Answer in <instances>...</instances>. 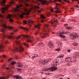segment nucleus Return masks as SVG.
<instances>
[{"label":"nucleus","mask_w":79,"mask_h":79,"mask_svg":"<svg viewBox=\"0 0 79 79\" xmlns=\"http://www.w3.org/2000/svg\"><path fill=\"white\" fill-rule=\"evenodd\" d=\"M48 46H49V47H50L51 48H52V47H53V43L51 42H49L48 44Z\"/></svg>","instance_id":"17"},{"label":"nucleus","mask_w":79,"mask_h":79,"mask_svg":"<svg viewBox=\"0 0 79 79\" xmlns=\"http://www.w3.org/2000/svg\"><path fill=\"white\" fill-rule=\"evenodd\" d=\"M37 56H38V54H35L34 55V56L35 57H37Z\"/></svg>","instance_id":"43"},{"label":"nucleus","mask_w":79,"mask_h":79,"mask_svg":"<svg viewBox=\"0 0 79 79\" xmlns=\"http://www.w3.org/2000/svg\"><path fill=\"white\" fill-rule=\"evenodd\" d=\"M4 46L3 45V44H0V51H2L3 52L4 50L3 49V48Z\"/></svg>","instance_id":"16"},{"label":"nucleus","mask_w":79,"mask_h":79,"mask_svg":"<svg viewBox=\"0 0 79 79\" xmlns=\"http://www.w3.org/2000/svg\"><path fill=\"white\" fill-rule=\"evenodd\" d=\"M21 36L23 37L24 38H26V40L27 42H31V43H32L33 42L32 41L34 40V38H31L30 36L29 35H22Z\"/></svg>","instance_id":"7"},{"label":"nucleus","mask_w":79,"mask_h":79,"mask_svg":"<svg viewBox=\"0 0 79 79\" xmlns=\"http://www.w3.org/2000/svg\"><path fill=\"white\" fill-rule=\"evenodd\" d=\"M58 1H59V2H62V1H61V0H58Z\"/></svg>","instance_id":"53"},{"label":"nucleus","mask_w":79,"mask_h":79,"mask_svg":"<svg viewBox=\"0 0 79 79\" xmlns=\"http://www.w3.org/2000/svg\"><path fill=\"white\" fill-rule=\"evenodd\" d=\"M38 13H40L41 12V10H38Z\"/></svg>","instance_id":"50"},{"label":"nucleus","mask_w":79,"mask_h":79,"mask_svg":"<svg viewBox=\"0 0 79 79\" xmlns=\"http://www.w3.org/2000/svg\"><path fill=\"white\" fill-rule=\"evenodd\" d=\"M76 61H77V60H73V62H76Z\"/></svg>","instance_id":"51"},{"label":"nucleus","mask_w":79,"mask_h":79,"mask_svg":"<svg viewBox=\"0 0 79 79\" xmlns=\"http://www.w3.org/2000/svg\"><path fill=\"white\" fill-rule=\"evenodd\" d=\"M54 21V22H50V23H51L52 24H54V25H55V24H58V21H56V20H55Z\"/></svg>","instance_id":"20"},{"label":"nucleus","mask_w":79,"mask_h":79,"mask_svg":"<svg viewBox=\"0 0 79 79\" xmlns=\"http://www.w3.org/2000/svg\"><path fill=\"white\" fill-rule=\"evenodd\" d=\"M6 69H7V70H10V68L9 67H6Z\"/></svg>","instance_id":"38"},{"label":"nucleus","mask_w":79,"mask_h":79,"mask_svg":"<svg viewBox=\"0 0 79 79\" xmlns=\"http://www.w3.org/2000/svg\"><path fill=\"white\" fill-rule=\"evenodd\" d=\"M43 45H44V44H43V43H40L38 44V46H40H40H42Z\"/></svg>","instance_id":"25"},{"label":"nucleus","mask_w":79,"mask_h":79,"mask_svg":"<svg viewBox=\"0 0 79 79\" xmlns=\"http://www.w3.org/2000/svg\"><path fill=\"white\" fill-rule=\"evenodd\" d=\"M0 3L2 6H4L5 3L6 1L5 0H0Z\"/></svg>","instance_id":"13"},{"label":"nucleus","mask_w":79,"mask_h":79,"mask_svg":"<svg viewBox=\"0 0 79 79\" xmlns=\"http://www.w3.org/2000/svg\"><path fill=\"white\" fill-rule=\"evenodd\" d=\"M55 62L56 63H58V59H57V60H55Z\"/></svg>","instance_id":"40"},{"label":"nucleus","mask_w":79,"mask_h":79,"mask_svg":"<svg viewBox=\"0 0 79 79\" xmlns=\"http://www.w3.org/2000/svg\"><path fill=\"white\" fill-rule=\"evenodd\" d=\"M66 61H68L69 60V57H67L65 59Z\"/></svg>","instance_id":"27"},{"label":"nucleus","mask_w":79,"mask_h":79,"mask_svg":"<svg viewBox=\"0 0 79 79\" xmlns=\"http://www.w3.org/2000/svg\"><path fill=\"white\" fill-rule=\"evenodd\" d=\"M19 57H18L17 56H16L15 57V59H18Z\"/></svg>","instance_id":"48"},{"label":"nucleus","mask_w":79,"mask_h":79,"mask_svg":"<svg viewBox=\"0 0 79 79\" xmlns=\"http://www.w3.org/2000/svg\"><path fill=\"white\" fill-rule=\"evenodd\" d=\"M16 64V62H15V61H12L11 63V64H12V65H13V64Z\"/></svg>","instance_id":"29"},{"label":"nucleus","mask_w":79,"mask_h":79,"mask_svg":"<svg viewBox=\"0 0 79 79\" xmlns=\"http://www.w3.org/2000/svg\"><path fill=\"white\" fill-rule=\"evenodd\" d=\"M55 8L56 9V11H55V13H61V11H60V9L57 7H56Z\"/></svg>","instance_id":"14"},{"label":"nucleus","mask_w":79,"mask_h":79,"mask_svg":"<svg viewBox=\"0 0 79 79\" xmlns=\"http://www.w3.org/2000/svg\"><path fill=\"white\" fill-rule=\"evenodd\" d=\"M11 50L12 52H14V53L18 52V51H19V53H21L23 52H24V49L21 46H19V48L16 47L14 48V49H11Z\"/></svg>","instance_id":"6"},{"label":"nucleus","mask_w":79,"mask_h":79,"mask_svg":"<svg viewBox=\"0 0 79 79\" xmlns=\"http://www.w3.org/2000/svg\"><path fill=\"white\" fill-rule=\"evenodd\" d=\"M48 62V60H44L43 61L41 62V63H42L43 64H47V63Z\"/></svg>","instance_id":"12"},{"label":"nucleus","mask_w":79,"mask_h":79,"mask_svg":"<svg viewBox=\"0 0 79 79\" xmlns=\"http://www.w3.org/2000/svg\"><path fill=\"white\" fill-rule=\"evenodd\" d=\"M27 19H29V17H27Z\"/></svg>","instance_id":"63"},{"label":"nucleus","mask_w":79,"mask_h":79,"mask_svg":"<svg viewBox=\"0 0 79 79\" xmlns=\"http://www.w3.org/2000/svg\"><path fill=\"white\" fill-rule=\"evenodd\" d=\"M4 16H5V15H3V14H0V17L2 18H3Z\"/></svg>","instance_id":"30"},{"label":"nucleus","mask_w":79,"mask_h":79,"mask_svg":"<svg viewBox=\"0 0 79 79\" xmlns=\"http://www.w3.org/2000/svg\"><path fill=\"white\" fill-rule=\"evenodd\" d=\"M8 76L7 77H0V79H8Z\"/></svg>","instance_id":"23"},{"label":"nucleus","mask_w":79,"mask_h":79,"mask_svg":"<svg viewBox=\"0 0 79 79\" xmlns=\"http://www.w3.org/2000/svg\"><path fill=\"white\" fill-rule=\"evenodd\" d=\"M17 66L18 67H22L23 64L21 62H17Z\"/></svg>","instance_id":"18"},{"label":"nucleus","mask_w":79,"mask_h":79,"mask_svg":"<svg viewBox=\"0 0 79 79\" xmlns=\"http://www.w3.org/2000/svg\"><path fill=\"white\" fill-rule=\"evenodd\" d=\"M51 10V11H54L53 9H52Z\"/></svg>","instance_id":"55"},{"label":"nucleus","mask_w":79,"mask_h":79,"mask_svg":"<svg viewBox=\"0 0 79 79\" xmlns=\"http://www.w3.org/2000/svg\"><path fill=\"white\" fill-rule=\"evenodd\" d=\"M10 34V35H13V33H11Z\"/></svg>","instance_id":"58"},{"label":"nucleus","mask_w":79,"mask_h":79,"mask_svg":"<svg viewBox=\"0 0 79 79\" xmlns=\"http://www.w3.org/2000/svg\"><path fill=\"white\" fill-rule=\"evenodd\" d=\"M41 23H44V20H41Z\"/></svg>","instance_id":"62"},{"label":"nucleus","mask_w":79,"mask_h":79,"mask_svg":"<svg viewBox=\"0 0 79 79\" xmlns=\"http://www.w3.org/2000/svg\"><path fill=\"white\" fill-rule=\"evenodd\" d=\"M67 52H71V51L69 50H68Z\"/></svg>","instance_id":"49"},{"label":"nucleus","mask_w":79,"mask_h":79,"mask_svg":"<svg viewBox=\"0 0 79 79\" xmlns=\"http://www.w3.org/2000/svg\"><path fill=\"white\" fill-rule=\"evenodd\" d=\"M1 27H3L4 28H2L1 29V31L2 32L3 34L2 35V37L3 39L5 38V37H7L8 39H19L21 37V36H19L18 37H15L13 36L9 35V36H6V34H5V29H9V30H12L13 32H16L17 30L15 29L12 27L11 26H8L6 23H3L2 24Z\"/></svg>","instance_id":"1"},{"label":"nucleus","mask_w":79,"mask_h":79,"mask_svg":"<svg viewBox=\"0 0 79 79\" xmlns=\"http://www.w3.org/2000/svg\"><path fill=\"white\" fill-rule=\"evenodd\" d=\"M72 29V27H66V29H67L68 30H71Z\"/></svg>","instance_id":"31"},{"label":"nucleus","mask_w":79,"mask_h":79,"mask_svg":"<svg viewBox=\"0 0 79 79\" xmlns=\"http://www.w3.org/2000/svg\"><path fill=\"white\" fill-rule=\"evenodd\" d=\"M69 36L73 37V40H75L77 37H79V34L76 33L70 34Z\"/></svg>","instance_id":"9"},{"label":"nucleus","mask_w":79,"mask_h":79,"mask_svg":"<svg viewBox=\"0 0 79 79\" xmlns=\"http://www.w3.org/2000/svg\"><path fill=\"white\" fill-rule=\"evenodd\" d=\"M29 12H28L27 13H25V15H29Z\"/></svg>","instance_id":"47"},{"label":"nucleus","mask_w":79,"mask_h":79,"mask_svg":"<svg viewBox=\"0 0 79 79\" xmlns=\"http://www.w3.org/2000/svg\"><path fill=\"white\" fill-rule=\"evenodd\" d=\"M41 18H42L43 19H45V17L43 15H41Z\"/></svg>","instance_id":"28"},{"label":"nucleus","mask_w":79,"mask_h":79,"mask_svg":"<svg viewBox=\"0 0 79 79\" xmlns=\"http://www.w3.org/2000/svg\"><path fill=\"white\" fill-rule=\"evenodd\" d=\"M74 9L73 8H71V10H74Z\"/></svg>","instance_id":"59"},{"label":"nucleus","mask_w":79,"mask_h":79,"mask_svg":"<svg viewBox=\"0 0 79 79\" xmlns=\"http://www.w3.org/2000/svg\"><path fill=\"white\" fill-rule=\"evenodd\" d=\"M54 1H53V3H55V2H56V0H54Z\"/></svg>","instance_id":"56"},{"label":"nucleus","mask_w":79,"mask_h":79,"mask_svg":"<svg viewBox=\"0 0 79 79\" xmlns=\"http://www.w3.org/2000/svg\"><path fill=\"white\" fill-rule=\"evenodd\" d=\"M71 21L73 22H76V20L74 19H72Z\"/></svg>","instance_id":"41"},{"label":"nucleus","mask_w":79,"mask_h":79,"mask_svg":"<svg viewBox=\"0 0 79 79\" xmlns=\"http://www.w3.org/2000/svg\"><path fill=\"white\" fill-rule=\"evenodd\" d=\"M23 10L24 11H26V12H28V11H29V10H27V9L25 7L23 8Z\"/></svg>","instance_id":"26"},{"label":"nucleus","mask_w":79,"mask_h":79,"mask_svg":"<svg viewBox=\"0 0 79 79\" xmlns=\"http://www.w3.org/2000/svg\"><path fill=\"white\" fill-rule=\"evenodd\" d=\"M23 44L24 45H25V46H26V47H27L29 48V45L28 44H27L26 43H23Z\"/></svg>","instance_id":"24"},{"label":"nucleus","mask_w":79,"mask_h":79,"mask_svg":"<svg viewBox=\"0 0 79 79\" xmlns=\"http://www.w3.org/2000/svg\"><path fill=\"white\" fill-rule=\"evenodd\" d=\"M34 23V21L33 20H29L28 23H29V26H30V27H31V24H32Z\"/></svg>","instance_id":"19"},{"label":"nucleus","mask_w":79,"mask_h":79,"mask_svg":"<svg viewBox=\"0 0 79 79\" xmlns=\"http://www.w3.org/2000/svg\"><path fill=\"white\" fill-rule=\"evenodd\" d=\"M13 77L14 78H15L16 79H22L23 77L20 76H14Z\"/></svg>","instance_id":"15"},{"label":"nucleus","mask_w":79,"mask_h":79,"mask_svg":"<svg viewBox=\"0 0 79 79\" xmlns=\"http://www.w3.org/2000/svg\"><path fill=\"white\" fill-rule=\"evenodd\" d=\"M36 8H40L38 6H36Z\"/></svg>","instance_id":"54"},{"label":"nucleus","mask_w":79,"mask_h":79,"mask_svg":"<svg viewBox=\"0 0 79 79\" xmlns=\"http://www.w3.org/2000/svg\"><path fill=\"white\" fill-rule=\"evenodd\" d=\"M23 23H24V24H27V21H23Z\"/></svg>","instance_id":"39"},{"label":"nucleus","mask_w":79,"mask_h":79,"mask_svg":"<svg viewBox=\"0 0 79 79\" xmlns=\"http://www.w3.org/2000/svg\"><path fill=\"white\" fill-rule=\"evenodd\" d=\"M23 6V5L21 4H20L19 6H16L17 8H15L14 9V11H15V12H19L17 13L18 15L20 16V17L21 18H23V15L22 14H21L20 13H19V11H21L22 9H21V7Z\"/></svg>","instance_id":"5"},{"label":"nucleus","mask_w":79,"mask_h":79,"mask_svg":"<svg viewBox=\"0 0 79 79\" xmlns=\"http://www.w3.org/2000/svg\"><path fill=\"white\" fill-rule=\"evenodd\" d=\"M75 7H78V5H77L76 6H75Z\"/></svg>","instance_id":"57"},{"label":"nucleus","mask_w":79,"mask_h":79,"mask_svg":"<svg viewBox=\"0 0 79 79\" xmlns=\"http://www.w3.org/2000/svg\"><path fill=\"white\" fill-rule=\"evenodd\" d=\"M72 57H69V60H72Z\"/></svg>","instance_id":"61"},{"label":"nucleus","mask_w":79,"mask_h":79,"mask_svg":"<svg viewBox=\"0 0 79 79\" xmlns=\"http://www.w3.org/2000/svg\"><path fill=\"white\" fill-rule=\"evenodd\" d=\"M2 58H6V56L5 55H2Z\"/></svg>","instance_id":"37"},{"label":"nucleus","mask_w":79,"mask_h":79,"mask_svg":"<svg viewBox=\"0 0 79 79\" xmlns=\"http://www.w3.org/2000/svg\"><path fill=\"white\" fill-rule=\"evenodd\" d=\"M25 6H27V7H29V5L27 4H25Z\"/></svg>","instance_id":"45"},{"label":"nucleus","mask_w":79,"mask_h":79,"mask_svg":"<svg viewBox=\"0 0 79 79\" xmlns=\"http://www.w3.org/2000/svg\"><path fill=\"white\" fill-rule=\"evenodd\" d=\"M56 51H60V49L58 48L56 49Z\"/></svg>","instance_id":"42"},{"label":"nucleus","mask_w":79,"mask_h":79,"mask_svg":"<svg viewBox=\"0 0 79 79\" xmlns=\"http://www.w3.org/2000/svg\"><path fill=\"white\" fill-rule=\"evenodd\" d=\"M9 61H10V62H11L12 61V59H9L8 60Z\"/></svg>","instance_id":"44"},{"label":"nucleus","mask_w":79,"mask_h":79,"mask_svg":"<svg viewBox=\"0 0 79 79\" xmlns=\"http://www.w3.org/2000/svg\"><path fill=\"white\" fill-rule=\"evenodd\" d=\"M20 28L21 29H23V30H26V31H29L28 29L26 28H25L23 27H20Z\"/></svg>","instance_id":"21"},{"label":"nucleus","mask_w":79,"mask_h":79,"mask_svg":"<svg viewBox=\"0 0 79 79\" xmlns=\"http://www.w3.org/2000/svg\"><path fill=\"white\" fill-rule=\"evenodd\" d=\"M18 69V71H19L21 70V69Z\"/></svg>","instance_id":"52"},{"label":"nucleus","mask_w":79,"mask_h":79,"mask_svg":"<svg viewBox=\"0 0 79 79\" xmlns=\"http://www.w3.org/2000/svg\"><path fill=\"white\" fill-rule=\"evenodd\" d=\"M35 27H36V28H38V29H40V24H38L37 25H35Z\"/></svg>","instance_id":"22"},{"label":"nucleus","mask_w":79,"mask_h":79,"mask_svg":"<svg viewBox=\"0 0 79 79\" xmlns=\"http://www.w3.org/2000/svg\"><path fill=\"white\" fill-rule=\"evenodd\" d=\"M15 3V2L14 1V0H10V5H7L5 7H2V13L5 14V13L4 11H7V10H8V9L9 8V7L11 6V5H13Z\"/></svg>","instance_id":"4"},{"label":"nucleus","mask_w":79,"mask_h":79,"mask_svg":"<svg viewBox=\"0 0 79 79\" xmlns=\"http://www.w3.org/2000/svg\"><path fill=\"white\" fill-rule=\"evenodd\" d=\"M8 43V41H6V44H7V43Z\"/></svg>","instance_id":"60"},{"label":"nucleus","mask_w":79,"mask_h":79,"mask_svg":"<svg viewBox=\"0 0 79 79\" xmlns=\"http://www.w3.org/2000/svg\"><path fill=\"white\" fill-rule=\"evenodd\" d=\"M12 15L10 14L8 15L7 16V18L8 19H9V21L10 23H13L14 22V20L12 19H11V18H12Z\"/></svg>","instance_id":"11"},{"label":"nucleus","mask_w":79,"mask_h":79,"mask_svg":"<svg viewBox=\"0 0 79 79\" xmlns=\"http://www.w3.org/2000/svg\"><path fill=\"white\" fill-rule=\"evenodd\" d=\"M73 45H76V46H77V45H78V43H73Z\"/></svg>","instance_id":"34"},{"label":"nucleus","mask_w":79,"mask_h":79,"mask_svg":"<svg viewBox=\"0 0 79 79\" xmlns=\"http://www.w3.org/2000/svg\"><path fill=\"white\" fill-rule=\"evenodd\" d=\"M64 26H66V27H67V26H68V24H65L64 25Z\"/></svg>","instance_id":"46"},{"label":"nucleus","mask_w":79,"mask_h":79,"mask_svg":"<svg viewBox=\"0 0 79 79\" xmlns=\"http://www.w3.org/2000/svg\"><path fill=\"white\" fill-rule=\"evenodd\" d=\"M44 26L45 28H44V32H46V33L44 34L40 33V32H39V31H38L35 33V35H37V34L39 33L40 34V37L41 38H45L46 37H47L49 36L48 33L50 32V29H45V27H48V25L44 24Z\"/></svg>","instance_id":"2"},{"label":"nucleus","mask_w":79,"mask_h":79,"mask_svg":"<svg viewBox=\"0 0 79 79\" xmlns=\"http://www.w3.org/2000/svg\"><path fill=\"white\" fill-rule=\"evenodd\" d=\"M74 55H78V54H79V52H75L74 53Z\"/></svg>","instance_id":"36"},{"label":"nucleus","mask_w":79,"mask_h":79,"mask_svg":"<svg viewBox=\"0 0 79 79\" xmlns=\"http://www.w3.org/2000/svg\"><path fill=\"white\" fill-rule=\"evenodd\" d=\"M55 16H56V17H57L58 16V15H55Z\"/></svg>","instance_id":"64"},{"label":"nucleus","mask_w":79,"mask_h":79,"mask_svg":"<svg viewBox=\"0 0 79 79\" xmlns=\"http://www.w3.org/2000/svg\"><path fill=\"white\" fill-rule=\"evenodd\" d=\"M58 68L55 67H50V68H44L42 69V70L43 71H55L57 70Z\"/></svg>","instance_id":"8"},{"label":"nucleus","mask_w":79,"mask_h":79,"mask_svg":"<svg viewBox=\"0 0 79 79\" xmlns=\"http://www.w3.org/2000/svg\"><path fill=\"white\" fill-rule=\"evenodd\" d=\"M69 33V32H68V31H63L62 32H61L60 33V35H59V37H62V38H64L65 37V36H64L63 35V34H68Z\"/></svg>","instance_id":"10"},{"label":"nucleus","mask_w":79,"mask_h":79,"mask_svg":"<svg viewBox=\"0 0 79 79\" xmlns=\"http://www.w3.org/2000/svg\"><path fill=\"white\" fill-rule=\"evenodd\" d=\"M16 44H17L18 45H19L20 44V42L18 41H16Z\"/></svg>","instance_id":"35"},{"label":"nucleus","mask_w":79,"mask_h":79,"mask_svg":"<svg viewBox=\"0 0 79 79\" xmlns=\"http://www.w3.org/2000/svg\"><path fill=\"white\" fill-rule=\"evenodd\" d=\"M28 2L31 1L34 3L38 4L39 5H40V3H41L42 5H47V4H49L51 3L50 2H48L47 1H44L43 0H37L36 1H35L34 0H28Z\"/></svg>","instance_id":"3"},{"label":"nucleus","mask_w":79,"mask_h":79,"mask_svg":"<svg viewBox=\"0 0 79 79\" xmlns=\"http://www.w3.org/2000/svg\"><path fill=\"white\" fill-rule=\"evenodd\" d=\"M63 56H64V55H61L60 56H59L58 57V58H63Z\"/></svg>","instance_id":"33"},{"label":"nucleus","mask_w":79,"mask_h":79,"mask_svg":"<svg viewBox=\"0 0 79 79\" xmlns=\"http://www.w3.org/2000/svg\"><path fill=\"white\" fill-rule=\"evenodd\" d=\"M59 47H61L63 46V44H62L60 43L58 44Z\"/></svg>","instance_id":"32"}]
</instances>
